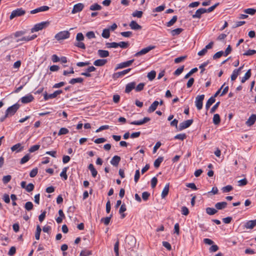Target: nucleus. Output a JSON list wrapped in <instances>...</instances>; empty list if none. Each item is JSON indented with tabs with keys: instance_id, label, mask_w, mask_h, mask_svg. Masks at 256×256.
I'll use <instances>...</instances> for the list:
<instances>
[{
	"instance_id": "nucleus-1",
	"label": "nucleus",
	"mask_w": 256,
	"mask_h": 256,
	"mask_svg": "<svg viewBox=\"0 0 256 256\" xmlns=\"http://www.w3.org/2000/svg\"><path fill=\"white\" fill-rule=\"evenodd\" d=\"M20 108V104H16L8 107L6 111V116H12L15 114Z\"/></svg>"
},
{
	"instance_id": "nucleus-53",
	"label": "nucleus",
	"mask_w": 256,
	"mask_h": 256,
	"mask_svg": "<svg viewBox=\"0 0 256 256\" xmlns=\"http://www.w3.org/2000/svg\"><path fill=\"white\" fill-rule=\"evenodd\" d=\"M119 242L118 240L114 245V252L116 256H119L118 252Z\"/></svg>"
},
{
	"instance_id": "nucleus-40",
	"label": "nucleus",
	"mask_w": 256,
	"mask_h": 256,
	"mask_svg": "<svg viewBox=\"0 0 256 256\" xmlns=\"http://www.w3.org/2000/svg\"><path fill=\"white\" fill-rule=\"evenodd\" d=\"M34 205L30 202H28L25 204L24 208L26 210L30 211L32 210Z\"/></svg>"
},
{
	"instance_id": "nucleus-17",
	"label": "nucleus",
	"mask_w": 256,
	"mask_h": 256,
	"mask_svg": "<svg viewBox=\"0 0 256 256\" xmlns=\"http://www.w3.org/2000/svg\"><path fill=\"white\" fill-rule=\"evenodd\" d=\"M256 121V115L254 114H252L248 119L246 122V124L248 126L253 125Z\"/></svg>"
},
{
	"instance_id": "nucleus-41",
	"label": "nucleus",
	"mask_w": 256,
	"mask_h": 256,
	"mask_svg": "<svg viewBox=\"0 0 256 256\" xmlns=\"http://www.w3.org/2000/svg\"><path fill=\"white\" fill-rule=\"evenodd\" d=\"M112 217V215L110 214V216L103 218L101 219V222H103L106 226H107L110 224Z\"/></svg>"
},
{
	"instance_id": "nucleus-32",
	"label": "nucleus",
	"mask_w": 256,
	"mask_h": 256,
	"mask_svg": "<svg viewBox=\"0 0 256 256\" xmlns=\"http://www.w3.org/2000/svg\"><path fill=\"white\" fill-rule=\"evenodd\" d=\"M183 30L182 28H177L171 30L170 34L172 36H175L180 34Z\"/></svg>"
},
{
	"instance_id": "nucleus-22",
	"label": "nucleus",
	"mask_w": 256,
	"mask_h": 256,
	"mask_svg": "<svg viewBox=\"0 0 256 256\" xmlns=\"http://www.w3.org/2000/svg\"><path fill=\"white\" fill-rule=\"evenodd\" d=\"M169 186H170V184H166L165 186L164 187V188L162 191V194H161V196H162V198H166V196H168V192H169Z\"/></svg>"
},
{
	"instance_id": "nucleus-5",
	"label": "nucleus",
	"mask_w": 256,
	"mask_h": 256,
	"mask_svg": "<svg viewBox=\"0 0 256 256\" xmlns=\"http://www.w3.org/2000/svg\"><path fill=\"white\" fill-rule=\"evenodd\" d=\"M155 47L156 46H150L146 48H144L140 51L136 53L134 56L136 57H138L142 55L145 54L151 50H154L155 48Z\"/></svg>"
},
{
	"instance_id": "nucleus-30",
	"label": "nucleus",
	"mask_w": 256,
	"mask_h": 256,
	"mask_svg": "<svg viewBox=\"0 0 256 256\" xmlns=\"http://www.w3.org/2000/svg\"><path fill=\"white\" fill-rule=\"evenodd\" d=\"M163 160H164L163 157H162V156L158 157L156 160H155V161L154 162V166L156 168H158L160 166V164L163 161Z\"/></svg>"
},
{
	"instance_id": "nucleus-36",
	"label": "nucleus",
	"mask_w": 256,
	"mask_h": 256,
	"mask_svg": "<svg viewBox=\"0 0 256 256\" xmlns=\"http://www.w3.org/2000/svg\"><path fill=\"white\" fill-rule=\"evenodd\" d=\"M156 76V72L154 70H152L148 74L147 77L150 81L152 80Z\"/></svg>"
},
{
	"instance_id": "nucleus-28",
	"label": "nucleus",
	"mask_w": 256,
	"mask_h": 256,
	"mask_svg": "<svg viewBox=\"0 0 256 256\" xmlns=\"http://www.w3.org/2000/svg\"><path fill=\"white\" fill-rule=\"evenodd\" d=\"M213 122L214 124L218 125L220 122V116L218 114H214L212 119Z\"/></svg>"
},
{
	"instance_id": "nucleus-52",
	"label": "nucleus",
	"mask_w": 256,
	"mask_h": 256,
	"mask_svg": "<svg viewBox=\"0 0 256 256\" xmlns=\"http://www.w3.org/2000/svg\"><path fill=\"white\" fill-rule=\"evenodd\" d=\"M12 176L10 175L5 176L2 178V182L4 184H8L10 182Z\"/></svg>"
},
{
	"instance_id": "nucleus-46",
	"label": "nucleus",
	"mask_w": 256,
	"mask_h": 256,
	"mask_svg": "<svg viewBox=\"0 0 256 256\" xmlns=\"http://www.w3.org/2000/svg\"><path fill=\"white\" fill-rule=\"evenodd\" d=\"M145 86V84L144 83H140L136 87L135 86V90L136 92H140L142 91L143 89H144V88Z\"/></svg>"
},
{
	"instance_id": "nucleus-35",
	"label": "nucleus",
	"mask_w": 256,
	"mask_h": 256,
	"mask_svg": "<svg viewBox=\"0 0 256 256\" xmlns=\"http://www.w3.org/2000/svg\"><path fill=\"white\" fill-rule=\"evenodd\" d=\"M44 99L45 100H47L49 98H54L56 97L54 92L48 94L46 92L44 94Z\"/></svg>"
},
{
	"instance_id": "nucleus-51",
	"label": "nucleus",
	"mask_w": 256,
	"mask_h": 256,
	"mask_svg": "<svg viewBox=\"0 0 256 256\" xmlns=\"http://www.w3.org/2000/svg\"><path fill=\"white\" fill-rule=\"evenodd\" d=\"M106 46L108 48H117L118 47V43L116 42H108Z\"/></svg>"
},
{
	"instance_id": "nucleus-9",
	"label": "nucleus",
	"mask_w": 256,
	"mask_h": 256,
	"mask_svg": "<svg viewBox=\"0 0 256 256\" xmlns=\"http://www.w3.org/2000/svg\"><path fill=\"white\" fill-rule=\"evenodd\" d=\"M134 62V60L132 59L126 62H121L117 65L116 67L115 68V70H116L118 69L123 68H124L130 66Z\"/></svg>"
},
{
	"instance_id": "nucleus-33",
	"label": "nucleus",
	"mask_w": 256,
	"mask_h": 256,
	"mask_svg": "<svg viewBox=\"0 0 256 256\" xmlns=\"http://www.w3.org/2000/svg\"><path fill=\"white\" fill-rule=\"evenodd\" d=\"M126 210V206L124 204H122L120 206V208L119 210V212L120 214H121V218H124L126 216V214H122Z\"/></svg>"
},
{
	"instance_id": "nucleus-20",
	"label": "nucleus",
	"mask_w": 256,
	"mask_h": 256,
	"mask_svg": "<svg viewBox=\"0 0 256 256\" xmlns=\"http://www.w3.org/2000/svg\"><path fill=\"white\" fill-rule=\"evenodd\" d=\"M227 204H228L226 202H219L216 204L215 207L217 210H222L226 207Z\"/></svg>"
},
{
	"instance_id": "nucleus-27",
	"label": "nucleus",
	"mask_w": 256,
	"mask_h": 256,
	"mask_svg": "<svg viewBox=\"0 0 256 256\" xmlns=\"http://www.w3.org/2000/svg\"><path fill=\"white\" fill-rule=\"evenodd\" d=\"M84 81V79L82 78H74L71 79L69 81V83L72 84H74L76 83H82Z\"/></svg>"
},
{
	"instance_id": "nucleus-38",
	"label": "nucleus",
	"mask_w": 256,
	"mask_h": 256,
	"mask_svg": "<svg viewBox=\"0 0 256 256\" xmlns=\"http://www.w3.org/2000/svg\"><path fill=\"white\" fill-rule=\"evenodd\" d=\"M244 12L246 14L254 15L256 12V9L252 8H246L244 10Z\"/></svg>"
},
{
	"instance_id": "nucleus-15",
	"label": "nucleus",
	"mask_w": 256,
	"mask_h": 256,
	"mask_svg": "<svg viewBox=\"0 0 256 256\" xmlns=\"http://www.w3.org/2000/svg\"><path fill=\"white\" fill-rule=\"evenodd\" d=\"M136 83L134 82H130L126 85L125 92L130 93L133 89L135 88Z\"/></svg>"
},
{
	"instance_id": "nucleus-2",
	"label": "nucleus",
	"mask_w": 256,
	"mask_h": 256,
	"mask_svg": "<svg viewBox=\"0 0 256 256\" xmlns=\"http://www.w3.org/2000/svg\"><path fill=\"white\" fill-rule=\"evenodd\" d=\"M26 14V10L22 8H18L12 11L10 16V19L12 20L16 17L21 16Z\"/></svg>"
},
{
	"instance_id": "nucleus-61",
	"label": "nucleus",
	"mask_w": 256,
	"mask_h": 256,
	"mask_svg": "<svg viewBox=\"0 0 256 256\" xmlns=\"http://www.w3.org/2000/svg\"><path fill=\"white\" fill-rule=\"evenodd\" d=\"M34 185L32 183L28 184L26 188V190L28 192H31L34 189Z\"/></svg>"
},
{
	"instance_id": "nucleus-6",
	"label": "nucleus",
	"mask_w": 256,
	"mask_h": 256,
	"mask_svg": "<svg viewBox=\"0 0 256 256\" xmlns=\"http://www.w3.org/2000/svg\"><path fill=\"white\" fill-rule=\"evenodd\" d=\"M155 47L156 46H150L146 48H144L140 51L136 53L134 56L136 57H138L142 55L145 54L151 50H154L155 48Z\"/></svg>"
},
{
	"instance_id": "nucleus-62",
	"label": "nucleus",
	"mask_w": 256,
	"mask_h": 256,
	"mask_svg": "<svg viewBox=\"0 0 256 256\" xmlns=\"http://www.w3.org/2000/svg\"><path fill=\"white\" fill-rule=\"evenodd\" d=\"M84 40V36L82 32L77 34L76 36V40L77 42H82Z\"/></svg>"
},
{
	"instance_id": "nucleus-57",
	"label": "nucleus",
	"mask_w": 256,
	"mask_h": 256,
	"mask_svg": "<svg viewBox=\"0 0 256 256\" xmlns=\"http://www.w3.org/2000/svg\"><path fill=\"white\" fill-rule=\"evenodd\" d=\"M74 46L82 49H86L84 44L82 42H77L74 44Z\"/></svg>"
},
{
	"instance_id": "nucleus-3",
	"label": "nucleus",
	"mask_w": 256,
	"mask_h": 256,
	"mask_svg": "<svg viewBox=\"0 0 256 256\" xmlns=\"http://www.w3.org/2000/svg\"><path fill=\"white\" fill-rule=\"evenodd\" d=\"M50 22H42L40 23L36 24L34 26V28L31 29V32H34L42 30L48 26Z\"/></svg>"
},
{
	"instance_id": "nucleus-34",
	"label": "nucleus",
	"mask_w": 256,
	"mask_h": 256,
	"mask_svg": "<svg viewBox=\"0 0 256 256\" xmlns=\"http://www.w3.org/2000/svg\"><path fill=\"white\" fill-rule=\"evenodd\" d=\"M110 30L109 28L104 29L102 31V36L105 38H109L110 36Z\"/></svg>"
},
{
	"instance_id": "nucleus-54",
	"label": "nucleus",
	"mask_w": 256,
	"mask_h": 256,
	"mask_svg": "<svg viewBox=\"0 0 256 256\" xmlns=\"http://www.w3.org/2000/svg\"><path fill=\"white\" fill-rule=\"evenodd\" d=\"M30 156L28 154H27L26 155H25L21 160H20V164H24L26 162H27L28 161V160H30Z\"/></svg>"
},
{
	"instance_id": "nucleus-49",
	"label": "nucleus",
	"mask_w": 256,
	"mask_h": 256,
	"mask_svg": "<svg viewBox=\"0 0 256 256\" xmlns=\"http://www.w3.org/2000/svg\"><path fill=\"white\" fill-rule=\"evenodd\" d=\"M150 193L148 192H144L142 193V198L144 201H146L150 197Z\"/></svg>"
},
{
	"instance_id": "nucleus-59",
	"label": "nucleus",
	"mask_w": 256,
	"mask_h": 256,
	"mask_svg": "<svg viewBox=\"0 0 256 256\" xmlns=\"http://www.w3.org/2000/svg\"><path fill=\"white\" fill-rule=\"evenodd\" d=\"M38 172V168H35L32 169L30 173V178H34L35 177Z\"/></svg>"
},
{
	"instance_id": "nucleus-60",
	"label": "nucleus",
	"mask_w": 256,
	"mask_h": 256,
	"mask_svg": "<svg viewBox=\"0 0 256 256\" xmlns=\"http://www.w3.org/2000/svg\"><path fill=\"white\" fill-rule=\"evenodd\" d=\"M208 63H209V62L207 61V62H204V63H202V64H200V66L199 68L201 70L200 72V74H202L204 72L205 70L204 67H206L208 64Z\"/></svg>"
},
{
	"instance_id": "nucleus-10",
	"label": "nucleus",
	"mask_w": 256,
	"mask_h": 256,
	"mask_svg": "<svg viewBox=\"0 0 256 256\" xmlns=\"http://www.w3.org/2000/svg\"><path fill=\"white\" fill-rule=\"evenodd\" d=\"M84 8V4L82 3H78L74 5L72 13L73 14L79 12L82 10Z\"/></svg>"
},
{
	"instance_id": "nucleus-12",
	"label": "nucleus",
	"mask_w": 256,
	"mask_h": 256,
	"mask_svg": "<svg viewBox=\"0 0 256 256\" xmlns=\"http://www.w3.org/2000/svg\"><path fill=\"white\" fill-rule=\"evenodd\" d=\"M256 226V219L247 221L244 224V228L252 229Z\"/></svg>"
},
{
	"instance_id": "nucleus-29",
	"label": "nucleus",
	"mask_w": 256,
	"mask_h": 256,
	"mask_svg": "<svg viewBox=\"0 0 256 256\" xmlns=\"http://www.w3.org/2000/svg\"><path fill=\"white\" fill-rule=\"evenodd\" d=\"M206 212L210 216L214 215L218 212V210L216 209L210 207L207 208L206 209Z\"/></svg>"
},
{
	"instance_id": "nucleus-42",
	"label": "nucleus",
	"mask_w": 256,
	"mask_h": 256,
	"mask_svg": "<svg viewBox=\"0 0 256 256\" xmlns=\"http://www.w3.org/2000/svg\"><path fill=\"white\" fill-rule=\"evenodd\" d=\"M233 187L230 185H228L226 186L223 187L222 188V190L223 192L226 193L230 192L232 190Z\"/></svg>"
},
{
	"instance_id": "nucleus-11",
	"label": "nucleus",
	"mask_w": 256,
	"mask_h": 256,
	"mask_svg": "<svg viewBox=\"0 0 256 256\" xmlns=\"http://www.w3.org/2000/svg\"><path fill=\"white\" fill-rule=\"evenodd\" d=\"M34 100V97L32 94H27L20 98V101L22 104H28L32 102Z\"/></svg>"
},
{
	"instance_id": "nucleus-19",
	"label": "nucleus",
	"mask_w": 256,
	"mask_h": 256,
	"mask_svg": "<svg viewBox=\"0 0 256 256\" xmlns=\"http://www.w3.org/2000/svg\"><path fill=\"white\" fill-rule=\"evenodd\" d=\"M158 104H159V102L156 100H155L154 102H153V103L148 108V112L149 113L154 112L156 109Z\"/></svg>"
},
{
	"instance_id": "nucleus-21",
	"label": "nucleus",
	"mask_w": 256,
	"mask_h": 256,
	"mask_svg": "<svg viewBox=\"0 0 256 256\" xmlns=\"http://www.w3.org/2000/svg\"><path fill=\"white\" fill-rule=\"evenodd\" d=\"M120 160V156H114L110 160V164L114 166H117Z\"/></svg>"
},
{
	"instance_id": "nucleus-44",
	"label": "nucleus",
	"mask_w": 256,
	"mask_h": 256,
	"mask_svg": "<svg viewBox=\"0 0 256 256\" xmlns=\"http://www.w3.org/2000/svg\"><path fill=\"white\" fill-rule=\"evenodd\" d=\"M130 46L128 42H120L118 43V46L122 48H126Z\"/></svg>"
},
{
	"instance_id": "nucleus-63",
	"label": "nucleus",
	"mask_w": 256,
	"mask_h": 256,
	"mask_svg": "<svg viewBox=\"0 0 256 256\" xmlns=\"http://www.w3.org/2000/svg\"><path fill=\"white\" fill-rule=\"evenodd\" d=\"M248 183L247 180L244 178L238 181V186H242L246 185Z\"/></svg>"
},
{
	"instance_id": "nucleus-7",
	"label": "nucleus",
	"mask_w": 256,
	"mask_h": 256,
	"mask_svg": "<svg viewBox=\"0 0 256 256\" xmlns=\"http://www.w3.org/2000/svg\"><path fill=\"white\" fill-rule=\"evenodd\" d=\"M204 98V94L199 95L196 97L195 102L196 107L197 108L198 110H200L202 108Z\"/></svg>"
},
{
	"instance_id": "nucleus-8",
	"label": "nucleus",
	"mask_w": 256,
	"mask_h": 256,
	"mask_svg": "<svg viewBox=\"0 0 256 256\" xmlns=\"http://www.w3.org/2000/svg\"><path fill=\"white\" fill-rule=\"evenodd\" d=\"M193 122V120H185L180 124L178 128V130L181 131L185 128H186L190 126Z\"/></svg>"
},
{
	"instance_id": "nucleus-23",
	"label": "nucleus",
	"mask_w": 256,
	"mask_h": 256,
	"mask_svg": "<svg viewBox=\"0 0 256 256\" xmlns=\"http://www.w3.org/2000/svg\"><path fill=\"white\" fill-rule=\"evenodd\" d=\"M88 168L90 171L92 177L95 178L98 174V172L94 165L92 164H90L88 166Z\"/></svg>"
},
{
	"instance_id": "nucleus-25",
	"label": "nucleus",
	"mask_w": 256,
	"mask_h": 256,
	"mask_svg": "<svg viewBox=\"0 0 256 256\" xmlns=\"http://www.w3.org/2000/svg\"><path fill=\"white\" fill-rule=\"evenodd\" d=\"M102 8V6L98 3H94L90 6V10L92 11L100 10Z\"/></svg>"
},
{
	"instance_id": "nucleus-18",
	"label": "nucleus",
	"mask_w": 256,
	"mask_h": 256,
	"mask_svg": "<svg viewBox=\"0 0 256 256\" xmlns=\"http://www.w3.org/2000/svg\"><path fill=\"white\" fill-rule=\"evenodd\" d=\"M107 60L106 59H98L94 62V64L97 66H104Z\"/></svg>"
},
{
	"instance_id": "nucleus-47",
	"label": "nucleus",
	"mask_w": 256,
	"mask_h": 256,
	"mask_svg": "<svg viewBox=\"0 0 256 256\" xmlns=\"http://www.w3.org/2000/svg\"><path fill=\"white\" fill-rule=\"evenodd\" d=\"M67 168H64L62 169V172L60 174V176L64 180H67L68 176L66 174Z\"/></svg>"
},
{
	"instance_id": "nucleus-64",
	"label": "nucleus",
	"mask_w": 256,
	"mask_h": 256,
	"mask_svg": "<svg viewBox=\"0 0 256 256\" xmlns=\"http://www.w3.org/2000/svg\"><path fill=\"white\" fill-rule=\"evenodd\" d=\"M40 147V146L38 144H36V145L32 146L29 149V152H34L35 151L38 150L39 149Z\"/></svg>"
},
{
	"instance_id": "nucleus-31",
	"label": "nucleus",
	"mask_w": 256,
	"mask_h": 256,
	"mask_svg": "<svg viewBox=\"0 0 256 256\" xmlns=\"http://www.w3.org/2000/svg\"><path fill=\"white\" fill-rule=\"evenodd\" d=\"M178 20V17L176 16H173L172 18L166 23V26L168 27H170L174 24Z\"/></svg>"
},
{
	"instance_id": "nucleus-16",
	"label": "nucleus",
	"mask_w": 256,
	"mask_h": 256,
	"mask_svg": "<svg viewBox=\"0 0 256 256\" xmlns=\"http://www.w3.org/2000/svg\"><path fill=\"white\" fill-rule=\"evenodd\" d=\"M131 29L133 30H140L142 28L141 26L138 24L136 21L132 20L129 24Z\"/></svg>"
},
{
	"instance_id": "nucleus-43",
	"label": "nucleus",
	"mask_w": 256,
	"mask_h": 256,
	"mask_svg": "<svg viewBox=\"0 0 256 256\" xmlns=\"http://www.w3.org/2000/svg\"><path fill=\"white\" fill-rule=\"evenodd\" d=\"M186 138V134H178L174 136V139L180 140H183Z\"/></svg>"
},
{
	"instance_id": "nucleus-55",
	"label": "nucleus",
	"mask_w": 256,
	"mask_h": 256,
	"mask_svg": "<svg viewBox=\"0 0 256 256\" xmlns=\"http://www.w3.org/2000/svg\"><path fill=\"white\" fill-rule=\"evenodd\" d=\"M224 55L223 51H220L216 52L213 56L212 58L214 60H216L217 58H220L222 55Z\"/></svg>"
},
{
	"instance_id": "nucleus-50",
	"label": "nucleus",
	"mask_w": 256,
	"mask_h": 256,
	"mask_svg": "<svg viewBox=\"0 0 256 256\" xmlns=\"http://www.w3.org/2000/svg\"><path fill=\"white\" fill-rule=\"evenodd\" d=\"M184 70V66H182L177 68L174 72V74L176 76H179L180 74Z\"/></svg>"
},
{
	"instance_id": "nucleus-58",
	"label": "nucleus",
	"mask_w": 256,
	"mask_h": 256,
	"mask_svg": "<svg viewBox=\"0 0 256 256\" xmlns=\"http://www.w3.org/2000/svg\"><path fill=\"white\" fill-rule=\"evenodd\" d=\"M186 58V56H181L176 58L174 59V61L175 63L178 64V63H180V62H182V61L184 60Z\"/></svg>"
},
{
	"instance_id": "nucleus-37",
	"label": "nucleus",
	"mask_w": 256,
	"mask_h": 256,
	"mask_svg": "<svg viewBox=\"0 0 256 256\" xmlns=\"http://www.w3.org/2000/svg\"><path fill=\"white\" fill-rule=\"evenodd\" d=\"M42 231V228L39 225L36 226V232L35 234V238L37 240H40V234Z\"/></svg>"
},
{
	"instance_id": "nucleus-24",
	"label": "nucleus",
	"mask_w": 256,
	"mask_h": 256,
	"mask_svg": "<svg viewBox=\"0 0 256 256\" xmlns=\"http://www.w3.org/2000/svg\"><path fill=\"white\" fill-rule=\"evenodd\" d=\"M98 54L100 58H106L109 56V52L106 50H99Z\"/></svg>"
},
{
	"instance_id": "nucleus-56",
	"label": "nucleus",
	"mask_w": 256,
	"mask_h": 256,
	"mask_svg": "<svg viewBox=\"0 0 256 256\" xmlns=\"http://www.w3.org/2000/svg\"><path fill=\"white\" fill-rule=\"evenodd\" d=\"M256 54V50H248L246 52H244L243 55L250 56L254 54Z\"/></svg>"
},
{
	"instance_id": "nucleus-4",
	"label": "nucleus",
	"mask_w": 256,
	"mask_h": 256,
	"mask_svg": "<svg viewBox=\"0 0 256 256\" xmlns=\"http://www.w3.org/2000/svg\"><path fill=\"white\" fill-rule=\"evenodd\" d=\"M70 36V33L68 31H62L56 34L55 38L58 40H64L68 38Z\"/></svg>"
},
{
	"instance_id": "nucleus-13",
	"label": "nucleus",
	"mask_w": 256,
	"mask_h": 256,
	"mask_svg": "<svg viewBox=\"0 0 256 256\" xmlns=\"http://www.w3.org/2000/svg\"><path fill=\"white\" fill-rule=\"evenodd\" d=\"M150 120V118L148 117H145L142 120H135L130 122V124L134 125H142Z\"/></svg>"
},
{
	"instance_id": "nucleus-39",
	"label": "nucleus",
	"mask_w": 256,
	"mask_h": 256,
	"mask_svg": "<svg viewBox=\"0 0 256 256\" xmlns=\"http://www.w3.org/2000/svg\"><path fill=\"white\" fill-rule=\"evenodd\" d=\"M142 14L143 12L140 10H136L132 14L133 17H136L138 18H141Z\"/></svg>"
},
{
	"instance_id": "nucleus-45",
	"label": "nucleus",
	"mask_w": 256,
	"mask_h": 256,
	"mask_svg": "<svg viewBox=\"0 0 256 256\" xmlns=\"http://www.w3.org/2000/svg\"><path fill=\"white\" fill-rule=\"evenodd\" d=\"M198 68H194L192 69L184 77V78H188L192 74L198 71Z\"/></svg>"
},
{
	"instance_id": "nucleus-26",
	"label": "nucleus",
	"mask_w": 256,
	"mask_h": 256,
	"mask_svg": "<svg viewBox=\"0 0 256 256\" xmlns=\"http://www.w3.org/2000/svg\"><path fill=\"white\" fill-rule=\"evenodd\" d=\"M23 149V147L22 146L21 144L18 143L14 146H13L11 148V150L12 152L16 151V152H20Z\"/></svg>"
},
{
	"instance_id": "nucleus-14",
	"label": "nucleus",
	"mask_w": 256,
	"mask_h": 256,
	"mask_svg": "<svg viewBox=\"0 0 256 256\" xmlns=\"http://www.w3.org/2000/svg\"><path fill=\"white\" fill-rule=\"evenodd\" d=\"M206 12V9L204 8H200L198 9L194 14L192 16L194 18H200L202 14Z\"/></svg>"
},
{
	"instance_id": "nucleus-48",
	"label": "nucleus",
	"mask_w": 256,
	"mask_h": 256,
	"mask_svg": "<svg viewBox=\"0 0 256 256\" xmlns=\"http://www.w3.org/2000/svg\"><path fill=\"white\" fill-rule=\"evenodd\" d=\"M69 132V130L68 128H61L58 133V136H61L62 134H68Z\"/></svg>"
}]
</instances>
